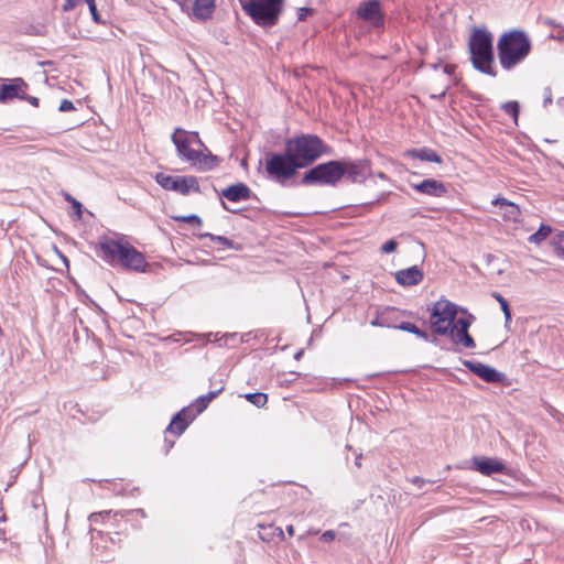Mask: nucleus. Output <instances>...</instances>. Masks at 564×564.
<instances>
[{
	"label": "nucleus",
	"instance_id": "obj_13",
	"mask_svg": "<svg viewBox=\"0 0 564 564\" xmlns=\"http://www.w3.org/2000/svg\"><path fill=\"white\" fill-rule=\"evenodd\" d=\"M356 14L359 19L369 22L375 28L383 25L384 19L379 0H369L360 3Z\"/></svg>",
	"mask_w": 564,
	"mask_h": 564
},
{
	"label": "nucleus",
	"instance_id": "obj_29",
	"mask_svg": "<svg viewBox=\"0 0 564 564\" xmlns=\"http://www.w3.org/2000/svg\"><path fill=\"white\" fill-rule=\"evenodd\" d=\"M245 398L257 408H262L268 402V395L262 392L248 393Z\"/></svg>",
	"mask_w": 564,
	"mask_h": 564
},
{
	"label": "nucleus",
	"instance_id": "obj_26",
	"mask_svg": "<svg viewBox=\"0 0 564 564\" xmlns=\"http://www.w3.org/2000/svg\"><path fill=\"white\" fill-rule=\"evenodd\" d=\"M395 328L414 334L425 341L430 339L429 334L425 330L420 329L416 325L410 322H402L401 324L397 325Z\"/></svg>",
	"mask_w": 564,
	"mask_h": 564
},
{
	"label": "nucleus",
	"instance_id": "obj_47",
	"mask_svg": "<svg viewBox=\"0 0 564 564\" xmlns=\"http://www.w3.org/2000/svg\"><path fill=\"white\" fill-rule=\"evenodd\" d=\"M443 72L447 75H452L455 72V65H445Z\"/></svg>",
	"mask_w": 564,
	"mask_h": 564
},
{
	"label": "nucleus",
	"instance_id": "obj_37",
	"mask_svg": "<svg viewBox=\"0 0 564 564\" xmlns=\"http://www.w3.org/2000/svg\"><path fill=\"white\" fill-rule=\"evenodd\" d=\"M188 134L191 135V138L193 140V144H196L199 149L203 148L205 150L203 152L207 153L208 149L205 147L203 141L199 139L198 133L197 132H188Z\"/></svg>",
	"mask_w": 564,
	"mask_h": 564
},
{
	"label": "nucleus",
	"instance_id": "obj_32",
	"mask_svg": "<svg viewBox=\"0 0 564 564\" xmlns=\"http://www.w3.org/2000/svg\"><path fill=\"white\" fill-rule=\"evenodd\" d=\"M176 221H182V223H186V224H193V225H196V226H202V219L200 217H198L197 215H187V216H176V217H173Z\"/></svg>",
	"mask_w": 564,
	"mask_h": 564
},
{
	"label": "nucleus",
	"instance_id": "obj_44",
	"mask_svg": "<svg viewBox=\"0 0 564 564\" xmlns=\"http://www.w3.org/2000/svg\"><path fill=\"white\" fill-rule=\"evenodd\" d=\"M77 1H78V0H66V1H65V3H64V6H63V10H64V11H70V10H73V9L76 7Z\"/></svg>",
	"mask_w": 564,
	"mask_h": 564
},
{
	"label": "nucleus",
	"instance_id": "obj_18",
	"mask_svg": "<svg viewBox=\"0 0 564 564\" xmlns=\"http://www.w3.org/2000/svg\"><path fill=\"white\" fill-rule=\"evenodd\" d=\"M341 162L343 169L345 170V175H347L348 178L354 183L364 182L370 174V167L367 161Z\"/></svg>",
	"mask_w": 564,
	"mask_h": 564
},
{
	"label": "nucleus",
	"instance_id": "obj_25",
	"mask_svg": "<svg viewBox=\"0 0 564 564\" xmlns=\"http://www.w3.org/2000/svg\"><path fill=\"white\" fill-rule=\"evenodd\" d=\"M412 155L422 161L435 162V163L442 162L441 156L435 151H433L431 149L414 150V151H412Z\"/></svg>",
	"mask_w": 564,
	"mask_h": 564
},
{
	"label": "nucleus",
	"instance_id": "obj_35",
	"mask_svg": "<svg viewBox=\"0 0 564 564\" xmlns=\"http://www.w3.org/2000/svg\"><path fill=\"white\" fill-rule=\"evenodd\" d=\"M85 2L89 7V11L91 13L93 20L97 23H100V14L98 13L95 0H85Z\"/></svg>",
	"mask_w": 564,
	"mask_h": 564
},
{
	"label": "nucleus",
	"instance_id": "obj_10",
	"mask_svg": "<svg viewBox=\"0 0 564 564\" xmlns=\"http://www.w3.org/2000/svg\"><path fill=\"white\" fill-rule=\"evenodd\" d=\"M345 175L341 161H329L318 164L304 173L303 184H321L335 186Z\"/></svg>",
	"mask_w": 564,
	"mask_h": 564
},
{
	"label": "nucleus",
	"instance_id": "obj_55",
	"mask_svg": "<svg viewBox=\"0 0 564 564\" xmlns=\"http://www.w3.org/2000/svg\"><path fill=\"white\" fill-rule=\"evenodd\" d=\"M258 528L259 529H264V527L262 524H258Z\"/></svg>",
	"mask_w": 564,
	"mask_h": 564
},
{
	"label": "nucleus",
	"instance_id": "obj_8",
	"mask_svg": "<svg viewBox=\"0 0 564 564\" xmlns=\"http://www.w3.org/2000/svg\"><path fill=\"white\" fill-rule=\"evenodd\" d=\"M223 387L215 391H210L206 395H200L196 401L187 408L181 410L171 421L166 431L181 435L187 427L188 423L195 419V416L202 413L221 391Z\"/></svg>",
	"mask_w": 564,
	"mask_h": 564
},
{
	"label": "nucleus",
	"instance_id": "obj_42",
	"mask_svg": "<svg viewBox=\"0 0 564 564\" xmlns=\"http://www.w3.org/2000/svg\"><path fill=\"white\" fill-rule=\"evenodd\" d=\"M313 10L310 8H301L297 12V18L300 21H303L306 19L308 14H312Z\"/></svg>",
	"mask_w": 564,
	"mask_h": 564
},
{
	"label": "nucleus",
	"instance_id": "obj_23",
	"mask_svg": "<svg viewBox=\"0 0 564 564\" xmlns=\"http://www.w3.org/2000/svg\"><path fill=\"white\" fill-rule=\"evenodd\" d=\"M294 531H258L259 538L267 543H278L293 536Z\"/></svg>",
	"mask_w": 564,
	"mask_h": 564
},
{
	"label": "nucleus",
	"instance_id": "obj_27",
	"mask_svg": "<svg viewBox=\"0 0 564 564\" xmlns=\"http://www.w3.org/2000/svg\"><path fill=\"white\" fill-rule=\"evenodd\" d=\"M118 514L112 513L111 511H102L97 513H91L89 517L90 524H110L115 525L113 522H108L106 519L116 518Z\"/></svg>",
	"mask_w": 564,
	"mask_h": 564
},
{
	"label": "nucleus",
	"instance_id": "obj_54",
	"mask_svg": "<svg viewBox=\"0 0 564 564\" xmlns=\"http://www.w3.org/2000/svg\"><path fill=\"white\" fill-rule=\"evenodd\" d=\"M379 177L383 178L384 174L383 173H379Z\"/></svg>",
	"mask_w": 564,
	"mask_h": 564
},
{
	"label": "nucleus",
	"instance_id": "obj_28",
	"mask_svg": "<svg viewBox=\"0 0 564 564\" xmlns=\"http://www.w3.org/2000/svg\"><path fill=\"white\" fill-rule=\"evenodd\" d=\"M552 232V228L547 225H541L539 230L534 234H532L528 240L532 243L540 245L542 241H544L550 234Z\"/></svg>",
	"mask_w": 564,
	"mask_h": 564
},
{
	"label": "nucleus",
	"instance_id": "obj_52",
	"mask_svg": "<svg viewBox=\"0 0 564 564\" xmlns=\"http://www.w3.org/2000/svg\"><path fill=\"white\" fill-rule=\"evenodd\" d=\"M98 536H99L101 540L104 539L102 531H98Z\"/></svg>",
	"mask_w": 564,
	"mask_h": 564
},
{
	"label": "nucleus",
	"instance_id": "obj_15",
	"mask_svg": "<svg viewBox=\"0 0 564 564\" xmlns=\"http://www.w3.org/2000/svg\"><path fill=\"white\" fill-rule=\"evenodd\" d=\"M28 88L29 85L21 77H15L8 84H2L0 86V102L7 104L14 98L24 99Z\"/></svg>",
	"mask_w": 564,
	"mask_h": 564
},
{
	"label": "nucleus",
	"instance_id": "obj_30",
	"mask_svg": "<svg viewBox=\"0 0 564 564\" xmlns=\"http://www.w3.org/2000/svg\"><path fill=\"white\" fill-rule=\"evenodd\" d=\"M492 296L499 302L500 308L503 312L506 324L511 322V312L507 300L499 293L494 292Z\"/></svg>",
	"mask_w": 564,
	"mask_h": 564
},
{
	"label": "nucleus",
	"instance_id": "obj_49",
	"mask_svg": "<svg viewBox=\"0 0 564 564\" xmlns=\"http://www.w3.org/2000/svg\"><path fill=\"white\" fill-rule=\"evenodd\" d=\"M361 458H362V455L359 454V455H357L356 462H355L356 466L359 468L361 467Z\"/></svg>",
	"mask_w": 564,
	"mask_h": 564
},
{
	"label": "nucleus",
	"instance_id": "obj_14",
	"mask_svg": "<svg viewBox=\"0 0 564 564\" xmlns=\"http://www.w3.org/2000/svg\"><path fill=\"white\" fill-rule=\"evenodd\" d=\"M470 318L471 316L469 318L456 319L452 333H447L446 336H448L454 344L462 345L465 348H475V340L468 333L471 325Z\"/></svg>",
	"mask_w": 564,
	"mask_h": 564
},
{
	"label": "nucleus",
	"instance_id": "obj_43",
	"mask_svg": "<svg viewBox=\"0 0 564 564\" xmlns=\"http://www.w3.org/2000/svg\"><path fill=\"white\" fill-rule=\"evenodd\" d=\"M371 324L375 325V326H381V327H383V326L389 327L390 326V324L387 322V317L384 315H382L379 318L373 319L371 322Z\"/></svg>",
	"mask_w": 564,
	"mask_h": 564
},
{
	"label": "nucleus",
	"instance_id": "obj_11",
	"mask_svg": "<svg viewBox=\"0 0 564 564\" xmlns=\"http://www.w3.org/2000/svg\"><path fill=\"white\" fill-rule=\"evenodd\" d=\"M299 170L293 158L284 150V153H270L265 160V171L269 176L280 184L293 177Z\"/></svg>",
	"mask_w": 564,
	"mask_h": 564
},
{
	"label": "nucleus",
	"instance_id": "obj_12",
	"mask_svg": "<svg viewBox=\"0 0 564 564\" xmlns=\"http://www.w3.org/2000/svg\"><path fill=\"white\" fill-rule=\"evenodd\" d=\"M155 181L166 191H173L182 195L191 192L199 193L198 180L195 176H172L165 173H156Z\"/></svg>",
	"mask_w": 564,
	"mask_h": 564
},
{
	"label": "nucleus",
	"instance_id": "obj_41",
	"mask_svg": "<svg viewBox=\"0 0 564 564\" xmlns=\"http://www.w3.org/2000/svg\"><path fill=\"white\" fill-rule=\"evenodd\" d=\"M321 541L328 543L332 542L335 539V532L334 531H324V533L321 535Z\"/></svg>",
	"mask_w": 564,
	"mask_h": 564
},
{
	"label": "nucleus",
	"instance_id": "obj_2",
	"mask_svg": "<svg viewBox=\"0 0 564 564\" xmlns=\"http://www.w3.org/2000/svg\"><path fill=\"white\" fill-rule=\"evenodd\" d=\"M99 246L104 259L109 263L118 262L135 271H144L148 265L144 256L122 238L105 239Z\"/></svg>",
	"mask_w": 564,
	"mask_h": 564
},
{
	"label": "nucleus",
	"instance_id": "obj_4",
	"mask_svg": "<svg viewBox=\"0 0 564 564\" xmlns=\"http://www.w3.org/2000/svg\"><path fill=\"white\" fill-rule=\"evenodd\" d=\"M171 140L176 148L177 155L191 163L192 166L198 171L205 172L213 170L219 162L216 155H213L209 151L204 153L202 150L192 148L193 140L187 131L182 128H176Z\"/></svg>",
	"mask_w": 564,
	"mask_h": 564
},
{
	"label": "nucleus",
	"instance_id": "obj_38",
	"mask_svg": "<svg viewBox=\"0 0 564 564\" xmlns=\"http://www.w3.org/2000/svg\"><path fill=\"white\" fill-rule=\"evenodd\" d=\"M188 134L191 135V138L193 140V144H196L199 149L203 148L205 150L203 152L207 153L208 149L205 147L203 141L199 139L198 133L197 132H188Z\"/></svg>",
	"mask_w": 564,
	"mask_h": 564
},
{
	"label": "nucleus",
	"instance_id": "obj_51",
	"mask_svg": "<svg viewBox=\"0 0 564 564\" xmlns=\"http://www.w3.org/2000/svg\"><path fill=\"white\" fill-rule=\"evenodd\" d=\"M438 67H440V65H438V64H433V65H432V68H433V69H435V70H436Z\"/></svg>",
	"mask_w": 564,
	"mask_h": 564
},
{
	"label": "nucleus",
	"instance_id": "obj_21",
	"mask_svg": "<svg viewBox=\"0 0 564 564\" xmlns=\"http://www.w3.org/2000/svg\"><path fill=\"white\" fill-rule=\"evenodd\" d=\"M412 186L417 192L434 197H441L446 193L445 185L442 182H438L433 178L424 180L420 184H413Z\"/></svg>",
	"mask_w": 564,
	"mask_h": 564
},
{
	"label": "nucleus",
	"instance_id": "obj_3",
	"mask_svg": "<svg viewBox=\"0 0 564 564\" xmlns=\"http://www.w3.org/2000/svg\"><path fill=\"white\" fill-rule=\"evenodd\" d=\"M285 148L299 169L308 166L319 156L329 152V148L315 134H302L289 139L285 142Z\"/></svg>",
	"mask_w": 564,
	"mask_h": 564
},
{
	"label": "nucleus",
	"instance_id": "obj_19",
	"mask_svg": "<svg viewBox=\"0 0 564 564\" xmlns=\"http://www.w3.org/2000/svg\"><path fill=\"white\" fill-rule=\"evenodd\" d=\"M424 274L416 265L399 270L395 273V280L403 286H413L423 281Z\"/></svg>",
	"mask_w": 564,
	"mask_h": 564
},
{
	"label": "nucleus",
	"instance_id": "obj_5",
	"mask_svg": "<svg viewBox=\"0 0 564 564\" xmlns=\"http://www.w3.org/2000/svg\"><path fill=\"white\" fill-rule=\"evenodd\" d=\"M469 52L473 66L489 76L495 77L492 35L485 29H475L469 39Z\"/></svg>",
	"mask_w": 564,
	"mask_h": 564
},
{
	"label": "nucleus",
	"instance_id": "obj_17",
	"mask_svg": "<svg viewBox=\"0 0 564 564\" xmlns=\"http://www.w3.org/2000/svg\"><path fill=\"white\" fill-rule=\"evenodd\" d=\"M473 464L474 468L485 476L502 474L507 469L502 462L489 457H474Z\"/></svg>",
	"mask_w": 564,
	"mask_h": 564
},
{
	"label": "nucleus",
	"instance_id": "obj_53",
	"mask_svg": "<svg viewBox=\"0 0 564 564\" xmlns=\"http://www.w3.org/2000/svg\"><path fill=\"white\" fill-rule=\"evenodd\" d=\"M62 258H63V261L67 264V263H68L67 258H66V257H64V256H62Z\"/></svg>",
	"mask_w": 564,
	"mask_h": 564
},
{
	"label": "nucleus",
	"instance_id": "obj_36",
	"mask_svg": "<svg viewBox=\"0 0 564 564\" xmlns=\"http://www.w3.org/2000/svg\"><path fill=\"white\" fill-rule=\"evenodd\" d=\"M65 199L73 205L77 217L80 218L82 217V204L78 200H76L73 196H70L69 194H65Z\"/></svg>",
	"mask_w": 564,
	"mask_h": 564
},
{
	"label": "nucleus",
	"instance_id": "obj_50",
	"mask_svg": "<svg viewBox=\"0 0 564 564\" xmlns=\"http://www.w3.org/2000/svg\"><path fill=\"white\" fill-rule=\"evenodd\" d=\"M221 205L225 209L229 210V212H234L232 209L228 208L226 203L224 200H221Z\"/></svg>",
	"mask_w": 564,
	"mask_h": 564
},
{
	"label": "nucleus",
	"instance_id": "obj_6",
	"mask_svg": "<svg viewBox=\"0 0 564 564\" xmlns=\"http://www.w3.org/2000/svg\"><path fill=\"white\" fill-rule=\"evenodd\" d=\"M458 306L453 302L441 299L433 304L430 315V325L433 333L438 336L452 333L453 325L456 322Z\"/></svg>",
	"mask_w": 564,
	"mask_h": 564
},
{
	"label": "nucleus",
	"instance_id": "obj_34",
	"mask_svg": "<svg viewBox=\"0 0 564 564\" xmlns=\"http://www.w3.org/2000/svg\"><path fill=\"white\" fill-rule=\"evenodd\" d=\"M397 248H398V242L394 239H390L381 246V252L391 253V252H394L397 250Z\"/></svg>",
	"mask_w": 564,
	"mask_h": 564
},
{
	"label": "nucleus",
	"instance_id": "obj_45",
	"mask_svg": "<svg viewBox=\"0 0 564 564\" xmlns=\"http://www.w3.org/2000/svg\"><path fill=\"white\" fill-rule=\"evenodd\" d=\"M23 100H26L28 102H30L34 107H39V98H36V97L29 96V95L25 94V98Z\"/></svg>",
	"mask_w": 564,
	"mask_h": 564
},
{
	"label": "nucleus",
	"instance_id": "obj_9",
	"mask_svg": "<svg viewBox=\"0 0 564 564\" xmlns=\"http://www.w3.org/2000/svg\"><path fill=\"white\" fill-rule=\"evenodd\" d=\"M223 387L215 391H210L206 395H200L196 401L187 408L181 410L171 421L166 431L181 435L187 427L188 423L195 419V416L202 413L221 391Z\"/></svg>",
	"mask_w": 564,
	"mask_h": 564
},
{
	"label": "nucleus",
	"instance_id": "obj_40",
	"mask_svg": "<svg viewBox=\"0 0 564 564\" xmlns=\"http://www.w3.org/2000/svg\"><path fill=\"white\" fill-rule=\"evenodd\" d=\"M58 109H59V111H70V110H74L75 107L70 100L63 99Z\"/></svg>",
	"mask_w": 564,
	"mask_h": 564
},
{
	"label": "nucleus",
	"instance_id": "obj_22",
	"mask_svg": "<svg viewBox=\"0 0 564 564\" xmlns=\"http://www.w3.org/2000/svg\"><path fill=\"white\" fill-rule=\"evenodd\" d=\"M215 10V0H195L192 7V15L199 21L212 18Z\"/></svg>",
	"mask_w": 564,
	"mask_h": 564
},
{
	"label": "nucleus",
	"instance_id": "obj_16",
	"mask_svg": "<svg viewBox=\"0 0 564 564\" xmlns=\"http://www.w3.org/2000/svg\"><path fill=\"white\" fill-rule=\"evenodd\" d=\"M464 365L473 373L477 375L479 378L487 382H501L505 379L503 373L497 371L495 368L481 362H474L469 360H465Z\"/></svg>",
	"mask_w": 564,
	"mask_h": 564
},
{
	"label": "nucleus",
	"instance_id": "obj_24",
	"mask_svg": "<svg viewBox=\"0 0 564 564\" xmlns=\"http://www.w3.org/2000/svg\"><path fill=\"white\" fill-rule=\"evenodd\" d=\"M492 204L496 206L508 207L505 216L510 220H517L518 216L520 215L519 207L516 204L507 200L506 198H502V197L496 198L492 202Z\"/></svg>",
	"mask_w": 564,
	"mask_h": 564
},
{
	"label": "nucleus",
	"instance_id": "obj_1",
	"mask_svg": "<svg viewBox=\"0 0 564 564\" xmlns=\"http://www.w3.org/2000/svg\"><path fill=\"white\" fill-rule=\"evenodd\" d=\"M497 50L500 65L509 70L530 54L531 41L524 31L511 30L500 36Z\"/></svg>",
	"mask_w": 564,
	"mask_h": 564
},
{
	"label": "nucleus",
	"instance_id": "obj_39",
	"mask_svg": "<svg viewBox=\"0 0 564 564\" xmlns=\"http://www.w3.org/2000/svg\"><path fill=\"white\" fill-rule=\"evenodd\" d=\"M543 106L544 107H547V105H550L552 102V90L550 87H545L543 89Z\"/></svg>",
	"mask_w": 564,
	"mask_h": 564
},
{
	"label": "nucleus",
	"instance_id": "obj_31",
	"mask_svg": "<svg viewBox=\"0 0 564 564\" xmlns=\"http://www.w3.org/2000/svg\"><path fill=\"white\" fill-rule=\"evenodd\" d=\"M204 237H208L212 241H215L227 248H235L234 242L224 236H216L213 234H205Z\"/></svg>",
	"mask_w": 564,
	"mask_h": 564
},
{
	"label": "nucleus",
	"instance_id": "obj_7",
	"mask_svg": "<svg viewBox=\"0 0 564 564\" xmlns=\"http://www.w3.org/2000/svg\"><path fill=\"white\" fill-rule=\"evenodd\" d=\"M283 0H249L242 9L252 20L263 26L274 25L282 11Z\"/></svg>",
	"mask_w": 564,
	"mask_h": 564
},
{
	"label": "nucleus",
	"instance_id": "obj_46",
	"mask_svg": "<svg viewBox=\"0 0 564 564\" xmlns=\"http://www.w3.org/2000/svg\"><path fill=\"white\" fill-rule=\"evenodd\" d=\"M410 481H411L412 484H414V485L419 486V487H422V486L426 482V480H425V479L420 478V477H413V478H411V479H410Z\"/></svg>",
	"mask_w": 564,
	"mask_h": 564
},
{
	"label": "nucleus",
	"instance_id": "obj_48",
	"mask_svg": "<svg viewBox=\"0 0 564 564\" xmlns=\"http://www.w3.org/2000/svg\"><path fill=\"white\" fill-rule=\"evenodd\" d=\"M447 89L442 90L440 94H433L431 97L436 99H442L445 97Z\"/></svg>",
	"mask_w": 564,
	"mask_h": 564
},
{
	"label": "nucleus",
	"instance_id": "obj_33",
	"mask_svg": "<svg viewBox=\"0 0 564 564\" xmlns=\"http://www.w3.org/2000/svg\"><path fill=\"white\" fill-rule=\"evenodd\" d=\"M506 113L512 116L517 120L519 115V105L517 101H508L502 106Z\"/></svg>",
	"mask_w": 564,
	"mask_h": 564
},
{
	"label": "nucleus",
	"instance_id": "obj_20",
	"mask_svg": "<svg viewBox=\"0 0 564 564\" xmlns=\"http://www.w3.org/2000/svg\"><path fill=\"white\" fill-rule=\"evenodd\" d=\"M220 195L230 202H241L250 198L251 191L246 184L237 183L227 188H224Z\"/></svg>",
	"mask_w": 564,
	"mask_h": 564
}]
</instances>
